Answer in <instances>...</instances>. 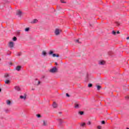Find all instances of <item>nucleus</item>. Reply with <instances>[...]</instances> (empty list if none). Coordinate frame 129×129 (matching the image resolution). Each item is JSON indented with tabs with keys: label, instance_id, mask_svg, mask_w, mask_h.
Wrapping results in <instances>:
<instances>
[{
	"label": "nucleus",
	"instance_id": "f257e3e1",
	"mask_svg": "<svg viewBox=\"0 0 129 129\" xmlns=\"http://www.w3.org/2000/svg\"><path fill=\"white\" fill-rule=\"evenodd\" d=\"M57 70H58L57 68L56 67H53L51 69L49 70V72L51 73H56V72H57Z\"/></svg>",
	"mask_w": 129,
	"mask_h": 129
},
{
	"label": "nucleus",
	"instance_id": "f03ea898",
	"mask_svg": "<svg viewBox=\"0 0 129 129\" xmlns=\"http://www.w3.org/2000/svg\"><path fill=\"white\" fill-rule=\"evenodd\" d=\"M53 53H54V52L52 50H50L49 52V55H52V57H59V55Z\"/></svg>",
	"mask_w": 129,
	"mask_h": 129
},
{
	"label": "nucleus",
	"instance_id": "7ed1b4c3",
	"mask_svg": "<svg viewBox=\"0 0 129 129\" xmlns=\"http://www.w3.org/2000/svg\"><path fill=\"white\" fill-rule=\"evenodd\" d=\"M20 98L23 99V100H26V99H27V94H24V95H20Z\"/></svg>",
	"mask_w": 129,
	"mask_h": 129
},
{
	"label": "nucleus",
	"instance_id": "20e7f679",
	"mask_svg": "<svg viewBox=\"0 0 129 129\" xmlns=\"http://www.w3.org/2000/svg\"><path fill=\"white\" fill-rule=\"evenodd\" d=\"M14 89H15V90H16V91H18V92L21 91V88H20L19 86H16L14 87Z\"/></svg>",
	"mask_w": 129,
	"mask_h": 129
},
{
	"label": "nucleus",
	"instance_id": "39448f33",
	"mask_svg": "<svg viewBox=\"0 0 129 129\" xmlns=\"http://www.w3.org/2000/svg\"><path fill=\"white\" fill-rule=\"evenodd\" d=\"M54 33L56 36H58V35H59V34H60V30H59V29H55Z\"/></svg>",
	"mask_w": 129,
	"mask_h": 129
},
{
	"label": "nucleus",
	"instance_id": "423d86ee",
	"mask_svg": "<svg viewBox=\"0 0 129 129\" xmlns=\"http://www.w3.org/2000/svg\"><path fill=\"white\" fill-rule=\"evenodd\" d=\"M75 108H80V104H78V103H76L75 104Z\"/></svg>",
	"mask_w": 129,
	"mask_h": 129
},
{
	"label": "nucleus",
	"instance_id": "0eeeda50",
	"mask_svg": "<svg viewBox=\"0 0 129 129\" xmlns=\"http://www.w3.org/2000/svg\"><path fill=\"white\" fill-rule=\"evenodd\" d=\"M9 46L10 48H13L14 47V42H10L9 43Z\"/></svg>",
	"mask_w": 129,
	"mask_h": 129
},
{
	"label": "nucleus",
	"instance_id": "6e6552de",
	"mask_svg": "<svg viewBox=\"0 0 129 129\" xmlns=\"http://www.w3.org/2000/svg\"><path fill=\"white\" fill-rule=\"evenodd\" d=\"M99 65H104V64H105V61L104 60H100L99 61Z\"/></svg>",
	"mask_w": 129,
	"mask_h": 129
},
{
	"label": "nucleus",
	"instance_id": "1a4fd4ad",
	"mask_svg": "<svg viewBox=\"0 0 129 129\" xmlns=\"http://www.w3.org/2000/svg\"><path fill=\"white\" fill-rule=\"evenodd\" d=\"M57 120L58 121L59 125H61L62 124V123H63V122H64L62 120V119H57Z\"/></svg>",
	"mask_w": 129,
	"mask_h": 129
},
{
	"label": "nucleus",
	"instance_id": "9d476101",
	"mask_svg": "<svg viewBox=\"0 0 129 129\" xmlns=\"http://www.w3.org/2000/svg\"><path fill=\"white\" fill-rule=\"evenodd\" d=\"M4 77L6 79H10V75L8 74H6L4 76Z\"/></svg>",
	"mask_w": 129,
	"mask_h": 129
},
{
	"label": "nucleus",
	"instance_id": "9b49d317",
	"mask_svg": "<svg viewBox=\"0 0 129 129\" xmlns=\"http://www.w3.org/2000/svg\"><path fill=\"white\" fill-rule=\"evenodd\" d=\"M21 68H22V67L18 66L16 67V70H17V71H20Z\"/></svg>",
	"mask_w": 129,
	"mask_h": 129
},
{
	"label": "nucleus",
	"instance_id": "f8f14e48",
	"mask_svg": "<svg viewBox=\"0 0 129 129\" xmlns=\"http://www.w3.org/2000/svg\"><path fill=\"white\" fill-rule=\"evenodd\" d=\"M52 106H53V108H56L57 107V106H58V105L57 104V103H56L55 102H53Z\"/></svg>",
	"mask_w": 129,
	"mask_h": 129
},
{
	"label": "nucleus",
	"instance_id": "ddd939ff",
	"mask_svg": "<svg viewBox=\"0 0 129 129\" xmlns=\"http://www.w3.org/2000/svg\"><path fill=\"white\" fill-rule=\"evenodd\" d=\"M17 15L19 16V17H21L22 16V12L21 11H18L17 12Z\"/></svg>",
	"mask_w": 129,
	"mask_h": 129
},
{
	"label": "nucleus",
	"instance_id": "4468645a",
	"mask_svg": "<svg viewBox=\"0 0 129 129\" xmlns=\"http://www.w3.org/2000/svg\"><path fill=\"white\" fill-rule=\"evenodd\" d=\"M42 56H47V52H46L45 51H43L42 52Z\"/></svg>",
	"mask_w": 129,
	"mask_h": 129
},
{
	"label": "nucleus",
	"instance_id": "2eb2a0df",
	"mask_svg": "<svg viewBox=\"0 0 129 129\" xmlns=\"http://www.w3.org/2000/svg\"><path fill=\"white\" fill-rule=\"evenodd\" d=\"M5 83H6V84H10L11 83V80H10V79H7L5 81Z\"/></svg>",
	"mask_w": 129,
	"mask_h": 129
},
{
	"label": "nucleus",
	"instance_id": "dca6fc26",
	"mask_svg": "<svg viewBox=\"0 0 129 129\" xmlns=\"http://www.w3.org/2000/svg\"><path fill=\"white\" fill-rule=\"evenodd\" d=\"M6 102L8 105H11V104H12V102H11V101H10L9 100H7Z\"/></svg>",
	"mask_w": 129,
	"mask_h": 129
},
{
	"label": "nucleus",
	"instance_id": "f3484780",
	"mask_svg": "<svg viewBox=\"0 0 129 129\" xmlns=\"http://www.w3.org/2000/svg\"><path fill=\"white\" fill-rule=\"evenodd\" d=\"M38 22V20L37 19L33 20V21L31 22V24H36Z\"/></svg>",
	"mask_w": 129,
	"mask_h": 129
},
{
	"label": "nucleus",
	"instance_id": "a211bd4d",
	"mask_svg": "<svg viewBox=\"0 0 129 129\" xmlns=\"http://www.w3.org/2000/svg\"><path fill=\"white\" fill-rule=\"evenodd\" d=\"M47 121L43 120V125H44V126H47Z\"/></svg>",
	"mask_w": 129,
	"mask_h": 129
},
{
	"label": "nucleus",
	"instance_id": "6ab92c4d",
	"mask_svg": "<svg viewBox=\"0 0 129 129\" xmlns=\"http://www.w3.org/2000/svg\"><path fill=\"white\" fill-rule=\"evenodd\" d=\"M79 114H80V115H83V114H84V112L82 111H79Z\"/></svg>",
	"mask_w": 129,
	"mask_h": 129
},
{
	"label": "nucleus",
	"instance_id": "aec40b11",
	"mask_svg": "<svg viewBox=\"0 0 129 129\" xmlns=\"http://www.w3.org/2000/svg\"><path fill=\"white\" fill-rule=\"evenodd\" d=\"M25 31L26 32H29V31H30V27H28L25 29Z\"/></svg>",
	"mask_w": 129,
	"mask_h": 129
},
{
	"label": "nucleus",
	"instance_id": "412c9836",
	"mask_svg": "<svg viewBox=\"0 0 129 129\" xmlns=\"http://www.w3.org/2000/svg\"><path fill=\"white\" fill-rule=\"evenodd\" d=\"M85 125H86V123H81V126L84 127V126H85Z\"/></svg>",
	"mask_w": 129,
	"mask_h": 129
},
{
	"label": "nucleus",
	"instance_id": "4be33fe9",
	"mask_svg": "<svg viewBox=\"0 0 129 129\" xmlns=\"http://www.w3.org/2000/svg\"><path fill=\"white\" fill-rule=\"evenodd\" d=\"M100 88H101V86L99 85L97 86V90H100Z\"/></svg>",
	"mask_w": 129,
	"mask_h": 129
},
{
	"label": "nucleus",
	"instance_id": "5701e85b",
	"mask_svg": "<svg viewBox=\"0 0 129 129\" xmlns=\"http://www.w3.org/2000/svg\"><path fill=\"white\" fill-rule=\"evenodd\" d=\"M36 82L37 83L36 84L37 85H39L41 84V82L38 81V80H36Z\"/></svg>",
	"mask_w": 129,
	"mask_h": 129
},
{
	"label": "nucleus",
	"instance_id": "b1692460",
	"mask_svg": "<svg viewBox=\"0 0 129 129\" xmlns=\"http://www.w3.org/2000/svg\"><path fill=\"white\" fill-rule=\"evenodd\" d=\"M17 38L16 37L14 36L13 38V41H17Z\"/></svg>",
	"mask_w": 129,
	"mask_h": 129
},
{
	"label": "nucleus",
	"instance_id": "393cba45",
	"mask_svg": "<svg viewBox=\"0 0 129 129\" xmlns=\"http://www.w3.org/2000/svg\"><path fill=\"white\" fill-rule=\"evenodd\" d=\"M88 87H89L90 88H91V87H92V84H91V83L89 84L88 85Z\"/></svg>",
	"mask_w": 129,
	"mask_h": 129
},
{
	"label": "nucleus",
	"instance_id": "a878e982",
	"mask_svg": "<svg viewBox=\"0 0 129 129\" xmlns=\"http://www.w3.org/2000/svg\"><path fill=\"white\" fill-rule=\"evenodd\" d=\"M60 2L62 4H66V2H64V0H60Z\"/></svg>",
	"mask_w": 129,
	"mask_h": 129
},
{
	"label": "nucleus",
	"instance_id": "bb28decb",
	"mask_svg": "<svg viewBox=\"0 0 129 129\" xmlns=\"http://www.w3.org/2000/svg\"><path fill=\"white\" fill-rule=\"evenodd\" d=\"M37 117H38V118H40V117H41V115L38 114L36 115Z\"/></svg>",
	"mask_w": 129,
	"mask_h": 129
},
{
	"label": "nucleus",
	"instance_id": "cd10ccee",
	"mask_svg": "<svg viewBox=\"0 0 129 129\" xmlns=\"http://www.w3.org/2000/svg\"><path fill=\"white\" fill-rule=\"evenodd\" d=\"M87 124L90 125V124H91V122L90 121H89L88 122H87Z\"/></svg>",
	"mask_w": 129,
	"mask_h": 129
},
{
	"label": "nucleus",
	"instance_id": "c85d7f7f",
	"mask_svg": "<svg viewBox=\"0 0 129 129\" xmlns=\"http://www.w3.org/2000/svg\"><path fill=\"white\" fill-rule=\"evenodd\" d=\"M112 33L113 34V35H116V32L113 31Z\"/></svg>",
	"mask_w": 129,
	"mask_h": 129
},
{
	"label": "nucleus",
	"instance_id": "c756f323",
	"mask_svg": "<svg viewBox=\"0 0 129 129\" xmlns=\"http://www.w3.org/2000/svg\"><path fill=\"white\" fill-rule=\"evenodd\" d=\"M101 123H102V124H104L105 123V121L103 120L101 121Z\"/></svg>",
	"mask_w": 129,
	"mask_h": 129
},
{
	"label": "nucleus",
	"instance_id": "7c9ffc66",
	"mask_svg": "<svg viewBox=\"0 0 129 129\" xmlns=\"http://www.w3.org/2000/svg\"><path fill=\"white\" fill-rule=\"evenodd\" d=\"M97 128L98 129H101V126H98Z\"/></svg>",
	"mask_w": 129,
	"mask_h": 129
},
{
	"label": "nucleus",
	"instance_id": "2f4dec72",
	"mask_svg": "<svg viewBox=\"0 0 129 129\" xmlns=\"http://www.w3.org/2000/svg\"><path fill=\"white\" fill-rule=\"evenodd\" d=\"M66 96H67L68 97H70V95H69L68 94V93H67V94H66Z\"/></svg>",
	"mask_w": 129,
	"mask_h": 129
},
{
	"label": "nucleus",
	"instance_id": "473e14b6",
	"mask_svg": "<svg viewBox=\"0 0 129 129\" xmlns=\"http://www.w3.org/2000/svg\"><path fill=\"white\" fill-rule=\"evenodd\" d=\"M116 25H117V26H119V23L116 22Z\"/></svg>",
	"mask_w": 129,
	"mask_h": 129
},
{
	"label": "nucleus",
	"instance_id": "72a5a7b5",
	"mask_svg": "<svg viewBox=\"0 0 129 129\" xmlns=\"http://www.w3.org/2000/svg\"><path fill=\"white\" fill-rule=\"evenodd\" d=\"M76 42L77 43H79V40L77 39V40H76Z\"/></svg>",
	"mask_w": 129,
	"mask_h": 129
},
{
	"label": "nucleus",
	"instance_id": "f704fd0d",
	"mask_svg": "<svg viewBox=\"0 0 129 129\" xmlns=\"http://www.w3.org/2000/svg\"><path fill=\"white\" fill-rule=\"evenodd\" d=\"M5 111L6 112H9V110H6Z\"/></svg>",
	"mask_w": 129,
	"mask_h": 129
},
{
	"label": "nucleus",
	"instance_id": "c9c22d12",
	"mask_svg": "<svg viewBox=\"0 0 129 129\" xmlns=\"http://www.w3.org/2000/svg\"><path fill=\"white\" fill-rule=\"evenodd\" d=\"M126 40H129V36L126 37Z\"/></svg>",
	"mask_w": 129,
	"mask_h": 129
},
{
	"label": "nucleus",
	"instance_id": "e433bc0d",
	"mask_svg": "<svg viewBox=\"0 0 129 129\" xmlns=\"http://www.w3.org/2000/svg\"><path fill=\"white\" fill-rule=\"evenodd\" d=\"M116 33H117V34H119V31H117V32H116Z\"/></svg>",
	"mask_w": 129,
	"mask_h": 129
},
{
	"label": "nucleus",
	"instance_id": "4c0bfd02",
	"mask_svg": "<svg viewBox=\"0 0 129 129\" xmlns=\"http://www.w3.org/2000/svg\"><path fill=\"white\" fill-rule=\"evenodd\" d=\"M87 79H88V75H87Z\"/></svg>",
	"mask_w": 129,
	"mask_h": 129
},
{
	"label": "nucleus",
	"instance_id": "58836bf2",
	"mask_svg": "<svg viewBox=\"0 0 129 129\" xmlns=\"http://www.w3.org/2000/svg\"><path fill=\"white\" fill-rule=\"evenodd\" d=\"M109 55H110V56H111V54H110V53H108Z\"/></svg>",
	"mask_w": 129,
	"mask_h": 129
},
{
	"label": "nucleus",
	"instance_id": "ea45409f",
	"mask_svg": "<svg viewBox=\"0 0 129 129\" xmlns=\"http://www.w3.org/2000/svg\"><path fill=\"white\" fill-rule=\"evenodd\" d=\"M59 114H61L62 113V112H59Z\"/></svg>",
	"mask_w": 129,
	"mask_h": 129
},
{
	"label": "nucleus",
	"instance_id": "a19ab883",
	"mask_svg": "<svg viewBox=\"0 0 129 129\" xmlns=\"http://www.w3.org/2000/svg\"><path fill=\"white\" fill-rule=\"evenodd\" d=\"M55 65H58V63L57 62H55Z\"/></svg>",
	"mask_w": 129,
	"mask_h": 129
},
{
	"label": "nucleus",
	"instance_id": "79ce46f5",
	"mask_svg": "<svg viewBox=\"0 0 129 129\" xmlns=\"http://www.w3.org/2000/svg\"><path fill=\"white\" fill-rule=\"evenodd\" d=\"M32 90H35V89L32 88Z\"/></svg>",
	"mask_w": 129,
	"mask_h": 129
},
{
	"label": "nucleus",
	"instance_id": "37998d69",
	"mask_svg": "<svg viewBox=\"0 0 129 129\" xmlns=\"http://www.w3.org/2000/svg\"><path fill=\"white\" fill-rule=\"evenodd\" d=\"M10 65H11V66L13 65L12 62H10Z\"/></svg>",
	"mask_w": 129,
	"mask_h": 129
},
{
	"label": "nucleus",
	"instance_id": "c03bdc74",
	"mask_svg": "<svg viewBox=\"0 0 129 129\" xmlns=\"http://www.w3.org/2000/svg\"><path fill=\"white\" fill-rule=\"evenodd\" d=\"M2 91V89L0 88V92Z\"/></svg>",
	"mask_w": 129,
	"mask_h": 129
},
{
	"label": "nucleus",
	"instance_id": "a18cd8bd",
	"mask_svg": "<svg viewBox=\"0 0 129 129\" xmlns=\"http://www.w3.org/2000/svg\"><path fill=\"white\" fill-rule=\"evenodd\" d=\"M126 98H128V99H129V97H126Z\"/></svg>",
	"mask_w": 129,
	"mask_h": 129
},
{
	"label": "nucleus",
	"instance_id": "49530a36",
	"mask_svg": "<svg viewBox=\"0 0 129 129\" xmlns=\"http://www.w3.org/2000/svg\"><path fill=\"white\" fill-rule=\"evenodd\" d=\"M90 26H91V24H90Z\"/></svg>",
	"mask_w": 129,
	"mask_h": 129
},
{
	"label": "nucleus",
	"instance_id": "de8ad7c7",
	"mask_svg": "<svg viewBox=\"0 0 129 129\" xmlns=\"http://www.w3.org/2000/svg\"><path fill=\"white\" fill-rule=\"evenodd\" d=\"M126 129H129V128H127Z\"/></svg>",
	"mask_w": 129,
	"mask_h": 129
}]
</instances>
